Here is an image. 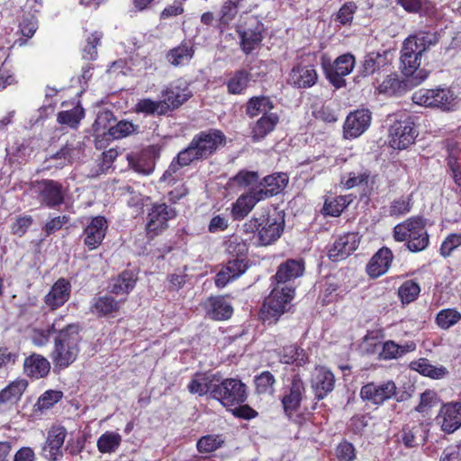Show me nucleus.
Wrapping results in <instances>:
<instances>
[{"label":"nucleus","instance_id":"obj_12","mask_svg":"<svg viewBox=\"0 0 461 461\" xmlns=\"http://www.w3.org/2000/svg\"><path fill=\"white\" fill-rule=\"evenodd\" d=\"M261 246L269 245L277 240L284 231L285 217L283 212L274 209L261 222Z\"/></svg>","mask_w":461,"mask_h":461},{"label":"nucleus","instance_id":"obj_64","mask_svg":"<svg viewBox=\"0 0 461 461\" xmlns=\"http://www.w3.org/2000/svg\"><path fill=\"white\" fill-rule=\"evenodd\" d=\"M225 268L230 272V276L235 278L241 276L248 268L247 263L243 259H233L228 262Z\"/></svg>","mask_w":461,"mask_h":461},{"label":"nucleus","instance_id":"obj_15","mask_svg":"<svg viewBox=\"0 0 461 461\" xmlns=\"http://www.w3.org/2000/svg\"><path fill=\"white\" fill-rule=\"evenodd\" d=\"M355 63V57L350 53L338 57L330 68H325L327 77L336 87H340L344 82L342 77L353 70Z\"/></svg>","mask_w":461,"mask_h":461},{"label":"nucleus","instance_id":"obj_33","mask_svg":"<svg viewBox=\"0 0 461 461\" xmlns=\"http://www.w3.org/2000/svg\"><path fill=\"white\" fill-rule=\"evenodd\" d=\"M120 306V301L112 296L104 295L93 299L91 312L99 316H107L118 312Z\"/></svg>","mask_w":461,"mask_h":461},{"label":"nucleus","instance_id":"obj_21","mask_svg":"<svg viewBox=\"0 0 461 461\" xmlns=\"http://www.w3.org/2000/svg\"><path fill=\"white\" fill-rule=\"evenodd\" d=\"M279 112L269 98L261 96V138L276 128L279 122Z\"/></svg>","mask_w":461,"mask_h":461},{"label":"nucleus","instance_id":"obj_55","mask_svg":"<svg viewBox=\"0 0 461 461\" xmlns=\"http://www.w3.org/2000/svg\"><path fill=\"white\" fill-rule=\"evenodd\" d=\"M438 402V394L433 391L427 390L420 394V402L415 410L418 412H425L430 408L436 406Z\"/></svg>","mask_w":461,"mask_h":461},{"label":"nucleus","instance_id":"obj_2","mask_svg":"<svg viewBox=\"0 0 461 461\" xmlns=\"http://www.w3.org/2000/svg\"><path fill=\"white\" fill-rule=\"evenodd\" d=\"M51 330L57 336L50 357L56 366L66 368L76 360L79 353V328L74 323L65 322L60 316L52 322Z\"/></svg>","mask_w":461,"mask_h":461},{"label":"nucleus","instance_id":"obj_35","mask_svg":"<svg viewBox=\"0 0 461 461\" xmlns=\"http://www.w3.org/2000/svg\"><path fill=\"white\" fill-rule=\"evenodd\" d=\"M192 95L191 91L187 88L180 90L179 88L172 87L167 89L163 93V100H161L162 104L166 105V112L168 109H176L182 105L185 101H187Z\"/></svg>","mask_w":461,"mask_h":461},{"label":"nucleus","instance_id":"obj_6","mask_svg":"<svg viewBox=\"0 0 461 461\" xmlns=\"http://www.w3.org/2000/svg\"><path fill=\"white\" fill-rule=\"evenodd\" d=\"M412 100L420 105L450 110L455 97L449 89H420L413 94Z\"/></svg>","mask_w":461,"mask_h":461},{"label":"nucleus","instance_id":"obj_42","mask_svg":"<svg viewBox=\"0 0 461 461\" xmlns=\"http://www.w3.org/2000/svg\"><path fill=\"white\" fill-rule=\"evenodd\" d=\"M280 359L285 364H295L301 366L307 362L308 357L303 348L295 345H290L283 348Z\"/></svg>","mask_w":461,"mask_h":461},{"label":"nucleus","instance_id":"obj_60","mask_svg":"<svg viewBox=\"0 0 461 461\" xmlns=\"http://www.w3.org/2000/svg\"><path fill=\"white\" fill-rule=\"evenodd\" d=\"M356 10L357 6L354 3H346L339 10L337 19L341 24H348L352 22Z\"/></svg>","mask_w":461,"mask_h":461},{"label":"nucleus","instance_id":"obj_27","mask_svg":"<svg viewBox=\"0 0 461 461\" xmlns=\"http://www.w3.org/2000/svg\"><path fill=\"white\" fill-rule=\"evenodd\" d=\"M303 272L304 265L303 261L288 259L279 266L275 278L279 285L303 276Z\"/></svg>","mask_w":461,"mask_h":461},{"label":"nucleus","instance_id":"obj_10","mask_svg":"<svg viewBox=\"0 0 461 461\" xmlns=\"http://www.w3.org/2000/svg\"><path fill=\"white\" fill-rule=\"evenodd\" d=\"M33 190L37 193V198L41 204L48 207L59 206L64 202L63 187L54 180L37 182L33 185Z\"/></svg>","mask_w":461,"mask_h":461},{"label":"nucleus","instance_id":"obj_16","mask_svg":"<svg viewBox=\"0 0 461 461\" xmlns=\"http://www.w3.org/2000/svg\"><path fill=\"white\" fill-rule=\"evenodd\" d=\"M359 244V237L355 232H348L339 236L329 249V257L333 261L346 258L357 249Z\"/></svg>","mask_w":461,"mask_h":461},{"label":"nucleus","instance_id":"obj_49","mask_svg":"<svg viewBox=\"0 0 461 461\" xmlns=\"http://www.w3.org/2000/svg\"><path fill=\"white\" fill-rule=\"evenodd\" d=\"M136 111L138 113H144L152 114L158 113L159 114L166 113V105L161 101L155 102L150 99H142L136 104Z\"/></svg>","mask_w":461,"mask_h":461},{"label":"nucleus","instance_id":"obj_53","mask_svg":"<svg viewBox=\"0 0 461 461\" xmlns=\"http://www.w3.org/2000/svg\"><path fill=\"white\" fill-rule=\"evenodd\" d=\"M234 183L242 187H253L258 181V172L255 171H240L232 179Z\"/></svg>","mask_w":461,"mask_h":461},{"label":"nucleus","instance_id":"obj_32","mask_svg":"<svg viewBox=\"0 0 461 461\" xmlns=\"http://www.w3.org/2000/svg\"><path fill=\"white\" fill-rule=\"evenodd\" d=\"M410 366L412 370H415L420 375L430 377L432 379H441L448 373L445 366H433L427 358H420L416 361H412L411 362Z\"/></svg>","mask_w":461,"mask_h":461},{"label":"nucleus","instance_id":"obj_22","mask_svg":"<svg viewBox=\"0 0 461 461\" xmlns=\"http://www.w3.org/2000/svg\"><path fill=\"white\" fill-rule=\"evenodd\" d=\"M318 76L313 66L298 65L294 67L289 75V83L299 88H306L313 86Z\"/></svg>","mask_w":461,"mask_h":461},{"label":"nucleus","instance_id":"obj_31","mask_svg":"<svg viewBox=\"0 0 461 461\" xmlns=\"http://www.w3.org/2000/svg\"><path fill=\"white\" fill-rule=\"evenodd\" d=\"M259 192H252L238 198L232 207V216L235 220H241L253 209L259 201Z\"/></svg>","mask_w":461,"mask_h":461},{"label":"nucleus","instance_id":"obj_43","mask_svg":"<svg viewBox=\"0 0 461 461\" xmlns=\"http://www.w3.org/2000/svg\"><path fill=\"white\" fill-rule=\"evenodd\" d=\"M84 116V109L77 105L71 110L59 112L57 120L60 124H66L70 128H77Z\"/></svg>","mask_w":461,"mask_h":461},{"label":"nucleus","instance_id":"obj_5","mask_svg":"<svg viewBox=\"0 0 461 461\" xmlns=\"http://www.w3.org/2000/svg\"><path fill=\"white\" fill-rule=\"evenodd\" d=\"M212 398L230 410L232 406L240 405L246 401V385L238 379H225L215 384L212 389Z\"/></svg>","mask_w":461,"mask_h":461},{"label":"nucleus","instance_id":"obj_7","mask_svg":"<svg viewBox=\"0 0 461 461\" xmlns=\"http://www.w3.org/2000/svg\"><path fill=\"white\" fill-rule=\"evenodd\" d=\"M174 208L166 203H155L148 213L146 230L151 238L158 235L167 228L169 220L176 217Z\"/></svg>","mask_w":461,"mask_h":461},{"label":"nucleus","instance_id":"obj_41","mask_svg":"<svg viewBox=\"0 0 461 461\" xmlns=\"http://www.w3.org/2000/svg\"><path fill=\"white\" fill-rule=\"evenodd\" d=\"M238 1L228 0L223 3L219 12L218 28L222 32L234 20L238 14Z\"/></svg>","mask_w":461,"mask_h":461},{"label":"nucleus","instance_id":"obj_58","mask_svg":"<svg viewBox=\"0 0 461 461\" xmlns=\"http://www.w3.org/2000/svg\"><path fill=\"white\" fill-rule=\"evenodd\" d=\"M411 208V196L407 198H400L392 203L389 212L392 216H400L409 212Z\"/></svg>","mask_w":461,"mask_h":461},{"label":"nucleus","instance_id":"obj_40","mask_svg":"<svg viewBox=\"0 0 461 461\" xmlns=\"http://www.w3.org/2000/svg\"><path fill=\"white\" fill-rule=\"evenodd\" d=\"M122 442V437L119 433L113 431H106L102 434L97 440V448L99 452L113 453Z\"/></svg>","mask_w":461,"mask_h":461},{"label":"nucleus","instance_id":"obj_34","mask_svg":"<svg viewBox=\"0 0 461 461\" xmlns=\"http://www.w3.org/2000/svg\"><path fill=\"white\" fill-rule=\"evenodd\" d=\"M27 385L28 384L24 379H17L10 383L0 391V406L16 402L27 388Z\"/></svg>","mask_w":461,"mask_h":461},{"label":"nucleus","instance_id":"obj_24","mask_svg":"<svg viewBox=\"0 0 461 461\" xmlns=\"http://www.w3.org/2000/svg\"><path fill=\"white\" fill-rule=\"evenodd\" d=\"M70 284L67 280L59 279L45 296L46 304L51 309L63 305L69 298Z\"/></svg>","mask_w":461,"mask_h":461},{"label":"nucleus","instance_id":"obj_18","mask_svg":"<svg viewBox=\"0 0 461 461\" xmlns=\"http://www.w3.org/2000/svg\"><path fill=\"white\" fill-rule=\"evenodd\" d=\"M371 113L368 110H357L348 115L344 123V134L347 138L360 136L370 125Z\"/></svg>","mask_w":461,"mask_h":461},{"label":"nucleus","instance_id":"obj_59","mask_svg":"<svg viewBox=\"0 0 461 461\" xmlns=\"http://www.w3.org/2000/svg\"><path fill=\"white\" fill-rule=\"evenodd\" d=\"M200 158V155H198L195 147L193 145V142L191 141V143L186 149L178 153L176 160L177 164L183 167L189 165L194 159Z\"/></svg>","mask_w":461,"mask_h":461},{"label":"nucleus","instance_id":"obj_50","mask_svg":"<svg viewBox=\"0 0 461 461\" xmlns=\"http://www.w3.org/2000/svg\"><path fill=\"white\" fill-rule=\"evenodd\" d=\"M222 440L220 436L208 435L201 438L197 442V449L201 453H210L219 448Z\"/></svg>","mask_w":461,"mask_h":461},{"label":"nucleus","instance_id":"obj_3","mask_svg":"<svg viewBox=\"0 0 461 461\" xmlns=\"http://www.w3.org/2000/svg\"><path fill=\"white\" fill-rule=\"evenodd\" d=\"M393 238L396 241H405L411 252L424 250L429 243L426 230V221L421 216L411 217L393 228Z\"/></svg>","mask_w":461,"mask_h":461},{"label":"nucleus","instance_id":"obj_52","mask_svg":"<svg viewBox=\"0 0 461 461\" xmlns=\"http://www.w3.org/2000/svg\"><path fill=\"white\" fill-rule=\"evenodd\" d=\"M135 131L134 125L127 121H121L108 130V134L113 139H121L126 137Z\"/></svg>","mask_w":461,"mask_h":461},{"label":"nucleus","instance_id":"obj_13","mask_svg":"<svg viewBox=\"0 0 461 461\" xmlns=\"http://www.w3.org/2000/svg\"><path fill=\"white\" fill-rule=\"evenodd\" d=\"M391 52L389 50L372 51L366 53L359 68V73L363 77H367L385 70L391 64Z\"/></svg>","mask_w":461,"mask_h":461},{"label":"nucleus","instance_id":"obj_20","mask_svg":"<svg viewBox=\"0 0 461 461\" xmlns=\"http://www.w3.org/2000/svg\"><path fill=\"white\" fill-rule=\"evenodd\" d=\"M334 384L335 377L332 372L323 366L315 368L312 377V387L318 400L323 399L330 393L334 389Z\"/></svg>","mask_w":461,"mask_h":461},{"label":"nucleus","instance_id":"obj_1","mask_svg":"<svg viewBox=\"0 0 461 461\" xmlns=\"http://www.w3.org/2000/svg\"><path fill=\"white\" fill-rule=\"evenodd\" d=\"M438 42V33L424 31L416 32L404 40L401 50V68L411 86H418L428 77L429 72L426 69H418L420 58Z\"/></svg>","mask_w":461,"mask_h":461},{"label":"nucleus","instance_id":"obj_9","mask_svg":"<svg viewBox=\"0 0 461 461\" xmlns=\"http://www.w3.org/2000/svg\"><path fill=\"white\" fill-rule=\"evenodd\" d=\"M417 131L410 120L395 122L390 128L389 144L394 149H404L414 142Z\"/></svg>","mask_w":461,"mask_h":461},{"label":"nucleus","instance_id":"obj_25","mask_svg":"<svg viewBox=\"0 0 461 461\" xmlns=\"http://www.w3.org/2000/svg\"><path fill=\"white\" fill-rule=\"evenodd\" d=\"M304 385L299 375H294L292 380L289 393L282 399L284 410L286 413L295 411L302 402Z\"/></svg>","mask_w":461,"mask_h":461},{"label":"nucleus","instance_id":"obj_63","mask_svg":"<svg viewBox=\"0 0 461 461\" xmlns=\"http://www.w3.org/2000/svg\"><path fill=\"white\" fill-rule=\"evenodd\" d=\"M75 151L76 149L69 144H67L59 151L52 156V158L55 159H63L62 162L59 163L60 167H63L67 164L72 163L75 158Z\"/></svg>","mask_w":461,"mask_h":461},{"label":"nucleus","instance_id":"obj_26","mask_svg":"<svg viewBox=\"0 0 461 461\" xmlns=\"http://www.w3.org/2000/svg\"><path fill=\"white\" fill-rule=\"evenodd\" d=\"M23 369L27 375L39 379L49 374L50 364L48 359L41 355L32 354L25 358Z\"/></svg>","mask_w":461,"mask_h":461},{"label":"nucleus","instance_id":"obj_8","mask_svg":"<svg viewBox=\"0 0 461 461\" xmlns=\"http://www.w3.org/2000/svg\"><path fill=\"white\" fill-rule=\"evenodd\" d=\"M396 384L389 380L383 383H368L361 387L360 397L374 405H381L396 393Z\"/></svg>","mask_w":461,"mask_h":461},{"label":"nucleus","instance_id":"obj_62","mask_svg":"<svg viewBox=\"0 0 461 461\" xmlns=\"http://www.w3.org/2000/svg\"><path fill=\"white\" fill-rule=\"evenodd\" d=\"M398 3L409 13H420L429 9L428 0H398Z\"/></svg>","mask_w":461,"mask_h":461},{"label":"nucleus","instance_id":"obj_17","mask_svg":"<svg viewBox=\"0 0 461 461\" xmlns=\"http://www.w3.org/2000/svg\"><path fill=\"white\" fill-rule=\"evenodd\" d=\"M443 431L452 433L461 427V402L444 404L436 418Z\"/></svg>","mask_w":461,"mask_h":461},{"label":"nucleus","instance_id":"obj_51","mask_svg":"<svg viewBox=\"0 0 461 461\" xmlns=\"http://www.w3.org/2000/svg\"><path fill=\"white\" fill-rule=\"evenodd\" d=\"M248 82V74L244 71H240L228 82V90L231 94H240L247 87Z\"/></svg>","mask_w":461,"mask_h":461},{"label":"nucleus","instance_id":"obj_37","mask_svg":"<svg viewBox=\"0 0 461 461\" xmlns=\"http://www.w3.org/2000/svg\"><path fill=\"white\" fill-rule=\"evenodd\" d=\"M194 53L192 46L183 43L172 49L167 53V59L171 65L177 67L187 64L192 59Z\"/></svg>","mask_w":461,"mask_h":461},{"label":"nucleus","instance_id":"obj_61","mask_svg":"<svg viewBox=\"0 0 461 461\" xmlns=\"http://www.w3.org/2000/svg\"><path fill=\"white\" fill-rule=\"evenodd\" d=\"M461 245V235L451 234L441 244L440 254L448 257L451 252Z\"/></svg>","mask_w":461,"mask_h":461},{"label":"nucleus","instance_id":"obj_4","mask_svg":"<svg viewBox=\"0 0 461 461\" xmlns=\"http://www.w3.org/2000/svg\"><path fill=\"white\" fill-rule=\"evenodd\" d=\"M294 296V289L288 285L280 287L278 285L265 299L261 307V321L275 323L286 311L288 303Z\"/></svg>","mask_w":461,"mask_h":461},{"label":"nucleus","instance_id":"obj_44","mask_svg":"<svg viewBox=\"0 0 461 461\" xmlns=\"http://www.w3.org/2000/svg\"><path fill=\"white\" fill-rule=\"evenodd\" d=\"M216 384H213L209 380L207 376L204 375H197L188 384V389L192 393H197L199 395H203L207 393H210L212 397V389L214 388Z\"/></svg>","mask_w":461,"mask_h":461},{"label":"nucleus","instance_id":"obj_14","mask_svg":"<svg viewBox=\"0 0 461 461\" xmlns=\"http://www.w3.org/2000/svg\"><path fill=\"white\" fill-rule=\"evenodd\" d=\"M67 436L64 427H53L48 433L42 447L43 456L50 461H58L62 456V446Z\"/></svg>","mask_w":461,"mask_h":461},{"label":"nucleus","instance_id":"obj_46","mask_svg":"<svg viewBox=\"0 0 461 461\" xmlns=\"http://www.w3.org/2000/svg\"><path fill=\"white\" fill-rule=\"evenodd\" d=\"M420 292V285L412 280H408L400 286L398 294L402 303H410L417 298Z\"/></svg>","mask_w":461,"mask_h":461},{"label":"nucleus","instance_id":"obj_29","mask_svg":"<svg viewBox=\"0 0 461 461\" xmlns=\"http://www.w3.org/2000/svg\"><path fill=\"white\" fill-rule=\"evenodd\" d=\"M411 86H412L408 78L405 80H400L396 75L391 74L377 86L376 89L380 94L392 96L401 95Z\"/></svg>","mask_w":461,"mask_h":461},{"label":"nucleus","instance_id":"obj_48","mask_svg":"<svg viewBox=\"0 0 461 461\" xmlns=\"http://www.w3.org/2000/svg\"><path fill=\"white\" fill-rule=\"evenodd\" d=\"M62 397V393L55 390H49L40 396L35 408L38 411H43L49 410L55 403H57Z\"/></svg>","mask_w":461,"mask_h":461},{"label":"nucleus","instance_id":"obj_23","mask_svg":"<svg viewBox=\"0 0 461 461\" xmlns=\"http://www.w3.org/2000/svg\"><path fill=\"white\" fill-rule=\"evenodd\" d=\"M393 258V253L388 248L380 249L367 264V274L373 278L384 275L389 269Z\"/></svg>","mask_w":461,"mask_h":461},{"label":"nucleus","instance_id":"obj_54","mask_svg":"<svg viewBox=\"0 0 461 461\" xmlns=\"http://www.w3.org/2000/svg\"><path fill=\"white\" fill-rule=\"evenodd\" d=\"M102 37L101 32H95L87 38V44L83 50L84 59L92 60L97 57L96 46L100 43Z\"/></svg>","mask_w":461,"mask_h":461},{"label":"nucleus","instance_id":"obj_38","mask_svg":"<svg viewBox=\"0 0 461 461\" xmlns=\"http://www.w3.org/2000/svg\"><path fill=\"white\" fill-rule=\"evenodd\" d=\"M209 302L211 306L209 314L212 319L222 321L231 317L233 308L223 297L211 298Z\"/></svg>","mask_w":461,"mask_h":461},{"label":"nucleus","instance_id":"obj_45","mask_svg":"<svg viewBox=\"0 0 461 461\" xmlns=\"http://www.w3.org/2000/svg\"><path fill=\"white\" fill-rule=\"evenodd\" d=\"M461 321V313L455 309L441 310L436 317L437 324L443 330H447Z\"/></svg>","mask_w":461,"mask_h":461},{"label":"nucleus","instance_id":"obj_11","mask_svg":"<svg viewBox=\"0 0 461 461\" xmlns=\"http://www.w3.org/2000/svg\"><path fill=\"white\" fill-rule=\"evenodd\" d=\"M225 140L224 134L218 130L203 131L196 135L192 142L196 149V152L201 158H205L212 155Z\"/></svg>","mask_w":461,"mask_h":461},{"label":"nucleus","instance_id":"obj_36","mask_svg":"<svg viewBox=\"0 0 461 461\" xmlns=\"http://www.w3.org/2000/svg\"><path fill=\"white\" fill-rule=\"evenodd\" d=\"M135 283V275L130 271H123L112 280L110 289L115 294H127L134 288Z\"/></svg>","mask_w":461,"mask_h":461},{"label":"nucleus","instance_id":"obj_47","mask_svg":"<svg viewBox=\"0 0 461 461\" xmlns=\"http://www.w3.org/2000/svg\"><path fill=\"white\" fill-rule=\"evenodd\" d=\"M240 46L246 54H249L259 45V32L247 30L240 32Z\"/></svg>","mask_w":461,"mask_h":461},{"label":"nucleus","instance_id":"obj_39","mask_svg":"<svg viewBox=\"0 0 461 461\" xmlns=\"http://www.w3.org/2000/svg\"><path fill=\"white\" fill-rule=\"evenodd\" d=\"M447 150V166L455 183L461 186V164L457 161L458 149L454 141H447L446 145Z\"/></svg>","mask_w":461,"mask_h":461},{"label":"nucleus","instance_id":"obj_30","mask_svg":"<svg viewBox=\"0 0 461 461\" xmlns=\"http://www.w3.org/2000/svg\"><path fill=\"white\" fill-rule=\"evenodd\" d=\"M415 349L416 344L413 341L399 345L393 340H387L383 344L379 357L384 360L394 359L401 357L406 353L412 352Z\"/></svg>","mask_w":461,"mask_h":461},{"label":"nucleus","instance_id":"obj_57","mask_svg":"<svg viewBox=\"0 0 461 461\" xmlns=\"http://www.w3.org/2000/svg\"><path fill=\"white\" fill-rule=\"evenodd\" d=\"M336 456L339 461H353L356 458L354 446L348 442H341L336 448Z\"/></svg>","mask_w":461,"mask_h":461},{"label":"nucleus","instance_id":"obj_28","mask_svg":"<svg viewBox=\"0 0 461 461\" xmlns=\"http://www.w3.org/2000/svg\"><path fill=\"white\" fill-rule=\"evenodd\" d=\"M288 176L285 173H277L265 176L261 180V199L279 194L287 185Z\"/></svg>","mask_w":461,"mask_h":461},{"label":"nucleus","instance_id":"obj_19","mask_svg":"<svg viewBox=\"0 0 461 461\" xmlns=\"http://www.w3.org/2000/svg\"><path fill=\"white\" fill-rule=\"evenodd\" d=\"M107 230V221L102 216L95 217L84 230V244L93 250L100 246Z\"/></svg>","mask_w":461,"mask_h":461},{"label":"nucleus","instance_id":"obj_56","mask_svg":"<svg viewBox=\"0 0 461 461\" xmlns=\"http://www.w3.org/2000/svg\"><path fill=\"white\" fill-rule=\"evenodd\" d=\"M345 198L342 196L338 197L334 201H326L323 205V212L326 215L338 217L345 208Z\"/></svg>","mask_w":461,"mask_h":461}]
</instances>
